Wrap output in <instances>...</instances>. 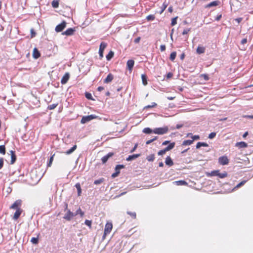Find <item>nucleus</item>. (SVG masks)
I'll return each instance as SVG.
<instances>
[{"instance_id": "1", "label": "nucleus", "mask_w": 253, "mask_h": 253, "mask_svg": "<svg viewBox=\"0 0 253 253\" xmlns=\"http://www.w3.org/2000/svg\"><path fill=\"white\" fill-rule=\"evenodd\" d=\"M169 128L168 126L163 127H157L153 129V133L159 135H163L168 132Z\"/></svg>"}, {"instance_id": "44", "label": "nucleus", "mask_w": 253, "mask_h": 253, "mask_svg": "<svg viewBox=\"0 0 253 253\" xmlns=\"http://www.w3.org/2000/svg\"><path fill=\"white\" fill-rule=\"evenodd\" d=\"M177 17L173 18L171 20V26H174L177 23Z\"/></svg>"}, {"instance_id": "6", "label": "nucleus", "mask_w": 253, "mask_h": 253, "mask_svg": "<svg viewBox=\"0 0 253 253\" xmlns=\"http://www.w3.org/2000/svg\"><path fill=\"white\" fill-rule=\"evenodd\" d=\"M75 216H76L75 213L71 211L70 210H67V213L64 215L63 218L67 221H70Z\"/></svg>"}, {"instance_id": "10", "label": "nucleus", "mask_w": 253, "mask_h": 253, "mask_svg": "<svg viewBox=\"0 0 253 253\" xmlns=\"http://www.w3.org/2000/svg\"><path fill=\"white\" fill-rule=\"evenodd\" d=\"M70 75L68 73H66L65 74V75L63 76V77L62 78L61 80V83L62 84H64L69 79Z\"/></svg>"}, {"instance_id": "28", "label": "nucleus", "mask_w": 253, "mask_h": 253, "mask_svg": "<svg viewBox=\"0 0 253 253\" xmlns=\"http://www.w3.org/2000/svg\"><path fill=\"white\" fill-rule=\"evenodd\" d=\"M142 131L144 133L150 134L153 132V129H152L149 127H145L143 129Z\"/></svg>"}, {"instance_id": "41", "label": "nucleus", "mask_w": 253, "mask_h": 253, "mask_svg": "<svg viewBox=\"0 0 253 253\" xmlns=\"http://www.w3.org/2000/svg\"><path fill=\"white\" fill-rule=\"evenodd\" d=\"M85 97L89 100H93L92 99V95L90 93L86 92L85 93Z\"/></svg>"}, {"instance_id": "33", "label": "nucleus", "mask_w": 253, "mask_h": 253, "mask_svg": "<svg viewBox=\"0 0 253 253\" xmlns=\"http://www.w3.org/2000/svg\"><path fill=\"white\" fill-rule=\"evenodd\" d=\"M55 155V154L52 155L50 157V159L49 160V161L48 162L47 164V167H50L52 165V162L53 161V158H54V156Z\"/></svg>"}, {"instance_id": "59", "label": "nucleus", "mask_w": 253, "mask_h": 253, "mask_svg": "<svg viewBox=\"0 0 253 253\" xmlns=\"http://www.w3.org/2000/svg\"><path fill=\"white\" fill-rule=\"evenodd\" d=\"M160 50L161 51H164L166 50L165 45L162 44L160 46Z\"/></svg>"}, {"instance_id": "13", "label": "nucleus", "mask_w": 253, "mask_h": 253, "mask_svg": "<svg viewBox=\"0 0 253 253\" xmlns=\"http://www.w3.org/2000/svg\"><path fill=\"white\" fill-rule=\"evenodd\" d=\"M235 146L238 147L239 148H244L248 147V144L245 142L241 141L237 142L235 144Z\"/></svg>"}, {"instance_id": "46", "label": "nucleus", "mask_w": 253, "mask_h": 253, "mask_svg": "<svg viewBox=\"0 0 253 253\" xmlns=\"http://www.w3.org/2000/svg\"><path fill=\"white\" fill-rule=\"evenodd\" d=\"M31 242L34 244H37L38 243V239L37 238L33 237L31 240Z\"/></svg>"}, {"instance_id": "34", "label": "nucleus", "mask_w": 253, "mask_h": 253, "mask_svg": "<svg viewBox=\"0 0 253 253\" xmlns=\"http://www.w3.org/2000/svg\"><path fill=\"white\" fill-rule=\"evenodd\" d=\"M176 52L175 51L172 52L170 55L169 59L171 61H173L176 57Z\"/></svg>"}, {"instance_id": "23", "label": "nucleus", "mask_w": 253, "mask_h": 253, "mask_svg": "<svg viewBox=\"0 0 253 253\" xmlns=\"http://www.w3.org/2000/svg\"><path fill=\"white\" fill-rule=\"evenodd\" d=\"M75 187L77 189L78 196H80L82 193V189L80 183H77L75 184Z\"/></svg>"}, {"instance_id": "24", "label": "nucleus", "mask_w": 253, "mask_h": 253, "mask_svg": "<svg viewBox=\"0 0 253 253\" xmlns=\"http://www.w3.org/2000/svg\"><path fill=\"white\" fill-rule=\"evenodd\" d=\"M218 5V1H212L211 2L209 3L205 6L206 8L210 7L211 6H215Z\"/></svg>"}, {"instance_id": "27", "label": "nucleus", "mask_w": 253, "mask_h": 253, "mask_svg": "<svg viewBox=\"0 0 253 253\" xmlns=\"http://www.w3.org/2000/svg\"><path fill=\"white\" fill-rule=\"evenodd\" d=\"M202 146L208 147V144L207 143H205V142H199L197 143V144L196 145V148L197 149H199V148H200Z\"/></svg>"}, {"instance_id": "18", "label": "nucleus", "mask_w": 253, "mask_h": 253, "mask_svg": "<svg viewBox=\"0 0 253 253\" xmlns=\"http://www.w3.org/2000/svg\"><path fill=\"white\" fill-rule=\"evenodd\" d=\"M10 154H11L10 164H13L15 163V162L16 161V156L15 155L14 151H13L12 150H11L10 151Z\"/></svg>"}, {"instance_id": "56", "label": "nucleus", "mask_w": 253, "mask_h": 253, "mask_svg": "<svg viewBox=\"0 0 253 253\" xmlns=\"http://www.w3.org/2000/svg\"><path fill=\"white\" fill-rule=\"evenodd\" d=\"M127 213L128 214L131 215L132 217H133L134 218L136 217V213L135 212H131L130 211H127Z\"/></svg>"}, {"instance_id": "50", "label": "nucleus", "mask_w": 253, "mask_h": 253, "mask_svg": "<svg viewBox=\"0 0 253 253\" xmlns=\"http://www.w3.org/2000/svg\"><path fill=\"white\" fill-rule=\"evenodd\" d=\"M190 30H191V28L184 29L182 32V35H184L187 34L188 33V32L190 31Z\"/></svg>"}, {"instance_id": "47", "label": "nucleus", "mask_w": 253, "mask_h": 253, "mask_svg": "<svg viewBox=\"0 0 253 253\" xmlns=\"http://www.w3.org/2000/svg\"><path fill=\"white\" fill-rule=\"evenodd\" d=\"M91 223H92V222L91 220H87V219L85 220V222H84L85 224L90 228L91 226Z\"/></svg>"}, {"instance_id": "58", "label": "nucleus", "mask_w": 253, "mask_h": 253, "mask_svg": "<svg viewBox=\"0 0 253 253\" xmlns=\"http://www.w3.org/2000/svg\"><path fill=\"white\" fill-rule=\"evenodd\" d=\"M3 165V158H0V169L2 168Z\"/></svg>"}, {"instance_id": "7", "label": "nucleus", "mask_w": 253, "mask_h": 253, "mask_svg": "<svg viewBox=\"0 0 253 253\" xmlns=\"http://www.w3.org/2000/svg\"><path fill=\"white\" fill-rule=\"evenodd\" d=\"M66 24L67 23L65 21H62L61 23L56 26L55 29V31L57 32H60L62 31L66 27Z\"/></svg>"}, {"instance_id": "49", "label": "nucleus", "mask_w": 253, "mask_h": 253, "mask_svg": "<svg viewBox=\"0 0 253 253\" xmlns=\"http://www.w3.org/2000/svg\"><path fill=\"white\" fill-rule=\"evenodd\" d=\"M78 214H80L82 216L84 214V212L82 211L80 208H79L77 211L76 213L75 214L77 215Z\"/></svg>"}, {"instance_id": "29", "label": "nucleus", "mask_w": 253, "mask_h": 253, "mask_svg": "<svg viewBox=\"0 0 253 253\" xmlns=\"http://www.w3.org/2000/svg\"><path fill=\"white\" fill-rule=\"evenodd\" d=\"M177 185H184L187 184V182L184 180H178L173 182Z\"/></svg>"}, {"instance_id": "20", "label": "nucleus", "mask_w": 253, "mask_h": 253, "mask_svg": "<svg viewBox=\"0 0 253 253\" xmlns=\"http://www.w3.org/2000/svg\"><path fill=\"white\" fill-rule=\"evenodd\" d=\"M140 156V154H133L132 155L129 156L126 159L127 161H132Z\"/></svg>"}, {"instance_id": "39", "label": "nucleus", "mask_w": 253, "mask_h": 253, "mask_svg": "<svg viewBox=\"0 0 253 253\" xmlns=\"http://www.w3.org/2000/svg\"><path fill=\"white\" fill-rule=\"evenodd\" d=\"M0 153L3 155L5 154V147L4 145H0Z\"/></svg>"}, {"instance_id": "32", "label": "nucleus", "mask_w": 253, "mask_h": 253, "mask_svg": "<svg viewBox=\"0 0 253 253\" xmlns=\"http://www.w3.org/2000/svg\"><path fill=\"white\" fill-rule=\"evenodd\" d=\"M146 159L149 162H153L155 159V155L154 154H151L146 157Z\"/></svg>"}, {"instance_id": "35", "label": "nucleus", "mask_w": 253, "mask_h": 253, "mask_svg": "<svg viewBox=\"0 0 253 253\" xmlns=\"http://www.w3.org/2000/svg\"><path fill=\"white\" fill-rule=\"evenodd\" d=\"M104 181V179L103 178H101L99 179L95 180L94 181V184L95 185H98L102 183Z\"/></svg>"}, {"instance_id": "8", "label": "nucleus", "mask_w": 253, "mask_h": 253, "mask_svg": "<svg viewBox=\"0 0 253 253\" xmlns=\"http://www.w3.org/2000/svg\"><path fill=\"white\" fill-rule=\"evenodd\" d=\"M113 155H114V153H113V152H110V153H108L106 155L103 156L102 158V159H101L102 163L103 164L106 163L107 162V161L108 160V159L110 157L113 156Z\"/></svg>"}, {"instance_id": "53", "label": "nucleus", "mask_w": 253, "mask_h": 253, "mask_svg": "<svg viewBox=\"0 0 253 253\" xmlns=\"http://www.w3.org/2000/svg\"><path fill=\"white\" fill-rule=\"evenodd\" d=\"M201 77L203 78L205 81H208L209 79V76L207 74H202Z\"/></svg>"}, {"instance_id": "38", "label": "nucleus", "mask_w": 253, "mask_h": 253, "mask_svg": "<svg viewBox=\"0 0 253 253\" xmlns=\"http://www.w3.org/2000/svg\"><path fill=\"white\" fill-rule=\"evenodd\" d=\"M58 105V103H54L49 105L47 107V109L49 110H53L55 109Z\"/></svg>"}, {"instance_id": "14", "label": "nucleus", "mask_w": 253, "mask_h": 253, "mask_svg": "<svg viewBox=\"0 0 253 253\" xmlns=\"http://www.w3.org/2000/svg\"><path fill=\"white\" fill-rule=\"evenodd\" d=\"M134 64V61L133 60H128L127 62V68L130 71L132 70Z\"/></svg>"}, {"instance_id": "25", "label": "nucleus", "mask_w": 253, "mask_h": 253, "mask_svg": "<svg viewBox=\"0 0 253 253\" xmlns=\"http://www.w3.org/2000/svg\"><path fill=\"white\" fill-rule=\"evenodd\" d=\"M77 149V145H74L71 149L65 152L67 155H69L72 153Z\"/></svg>"}, {"instance_id": "40", "label": "nucleus", "mask_w": 253, "mask_h": 253, "mask_svg": "<svg viewBox=\"0 0 253 253\" xmlns=\"http://www.w3.org/2000/svg\"><path fill=\"white\" fill-rule=\"evenodd\" d=\"M246 182V180H243V181H241L234 187V189H237V188L240 187L241 186L244 185Z\"/></svg>"}, {"instance_id": "22", "label": "nucleus", "mask_w": 253, "mask_h": 253, "mask_svg": "<svg viewBox=\"0 0 253 253\" xmlns=\"http://www.w3.org/2000/svg\"><path fill=\"white\" fill-rule=\"evenodd\" d=\"M205 51V48L203 46H198L196 52L198 54H202L204 53Z\"/></svg>"}, {"instance_id": "37", "label": "nucleus", "mask_w": 253, "mask_h": 253, "mask_svg": "<svg viewBox=\"0 0 253 253\" xmlns=\"http://www.w3.org/2000/svg\"><path fill=\"white\" fill-rule=\"evenodd\" d=\"M125 168V166L123 165H118L115 167V172L117 171H120L121 169Z\"/></svg>"}, {"instance_id": "51", "label": "nucleus", "mask_w": 253, "mask_h": 253, "mask_svg": "<svg viewBox=\"0 0 253 253\" xmlns=\"http://www.w3.org/2000/svg\"><path fill=\"white\" fill-rule=\"evenodd\" d=\"M216 135L215 132H211L209 135V138L210 139H213Z\"/></svg>"}, {"instance_id": "55", "label": "nucleus", "mask_w": 253, "mask_h": 253, "mask_svg": "<svg viewBox=\"0 0 253 253\" xmlns=\"http://www.w3.org/2000/svg\"><path fill=\"white\" fill-rule=\"evenodd\" d=\"M174 146H175V143L172 142V143H169V144L168 145V147L170 150H171L174 147Z\"/></svg>"}, {"instance_id": "54", "label": "nucleus", "mask_w": 253, "mask_h": 253, "mask_svg": "<svg viewBox=\"0 0 253 253\" xmlns=\"http://www.w3.org/2000/svg\"><path fill=\"white\" fill-rule=\"evenodd\" d=\"M120 173V171H117V172H115L114 173H113L112 174V177L113 178H115V177H116L117 176H118V175L119 174V173Z\"/></svg>"}, {"instance_id": "36", "label": "nucleus", "mask_w": 253, "mask_h": 253, "mask_svg": "<svg viewBox=\"0 0 253 253\" xmlns=\"http://www.w3.org/2000/svg\"><path fill=\"white\" fill-rule=\"evenodd\" d=\"M227 173L226 171H224L223 173H219L218 177L220 178H223L227 176Z\"/></svg>"}, {"instance_id": "31", "label": "nucleus", "mask_w": 253, "mask_h": 253, "mask_svg": "<svg viewBox=\"0 0 253 253\" xmlns=\"http://www.w3.org/2000/svg\"><path fill=\"white\" fill-rule=\"evenodd\" d=\"M114 52L112 51H110L108 54L106 55V59L108 61L110 60L114 56Z\"/></svg>"}, {"instance_id": "64", "label": "nucleus", "mask_w": 253, "mask_h": 253, "mask_svg": "<svg viewBox=\"0 0 253 253\" xmlns=\"http://www.w3.org/2000/svg\"><path fill=\"white\" fill-rule=\"evenodd\" d=\"M184 58H185V54H184V53H182L180 56V59L182 60L184 59Z\"/></svg>"}, {"instance_id": "9", "label": "nucleus", "mask_w": 253, "mask_h": 253, "mask_svg": "<svg viewBox=\"0 0 253 253\" xmlns=\"http://www.w3.org/2000/svg\"><path fill=\"white\" fill-rule=\"evenodd\" d=\"M235 5H236L238 6H241V2L240 1H232V2H230V6H231V10H234V11H236L238 8H234Z\"/></svg>"}, {"instance_id": "5", "label": "nucleus", "mask_w": 253, "mask_h": 253, "mask_svg": "<svg viewBox=\"0 0 253 253\" xmlns=\"http://www.w3.org/2000/svg\"><path fill=\"white\" fill-rule=\"evenodd\" d=\"M218 163L222 165H227L229 163V159L227 156H223L218 158Z\"/></svg>"}, {"instance_id": "2", "label": "nucleus", "mask_w": 253, "mask_h": 253, "mask_svg": "<svg viewBox=\"0 0 253 253\" xmlns=\"http://www.w3.org/2000/svg\"><path fill=\"white\" fill-rule=\"evenodd\" d=\"M97 117V116L95 115H90L88 116H83L81 119V123L82 124H85L89 122L91 120L96 118Z\"/></svg>"}, {"instance_id": "63", "label": "nucleus", "mask_w": 253, "mask_h": 253, "mask_svg": "<svg viewBox=\"0 0 253 253\" xmlns=\"http://www.w3.org/2000/svg\"><path fill=\"white\" fill-rule=\"evenodd\" d=\"M182 126H183V125H182V124H177L176 126V129H179L181 127H182Z\"/></svg>"}, {"instance_id": "4", "label": "nucleus", "mask_w": 253, "mask_h": 253, "mask_svg": "<svg viewBox=\"0 0 253 253\" xmlns=\"http://www.w3.org/2000/svg\"><path fill=\"white\" fill-rule=\"evenodd\" d=\"M107 45V44L104 42H102L100 43L99 49V55L100 58H102L103 57V51Z\"/></svg>"}, {"instance_id": "15", "label": "nucleus", "mask_w": 253, "mask_h": 253, "mask_svg": "<svg viewBox=\"0 0 253 253\" xmlns=\"http://www.w3.org/2000/svg\"><path fill=\"white\" fill-rule=\"evenodd\" d=\"M22 210L21 209H17L16 210V211L14 213L13 219L14 220H17L20 216L21 214Z\"/></svg>"}, {"instance_id": "42", "label": "nucleus", "mask_w": 253, "mask_h": 253, "mask_svg": "<svg viewBox=\"0 0 253 253\" xmlns=\"http://www.w3.org/2000/svg\"><path fill=\"white\" fill-rule=\"evenodd\" d=\"M52 6L54 8H57L59 6V1H52Z\"/></svg>"}, {"instance_id": "17", "label": "nucleus", "mask_w": 253, "mask_h": 253, "mask_svg": "<svg viewBox=\"0 0 253 253\" xmlns=\"http://www.w3.org/2000/svg\"><path fill=\"white\" fill-rule=\"evenodd\" d=\"M165 163L166 165L169 167H171L173 165V161L172 160L170 156L167 157V158H166Z\"/></svg>"}, {"instance_id": "52", "label": "nucleus", "mask_w": 253, "mask_h": 253, "mask_svg": "<svg viewBox=\"0 0 253 253\" xmlns=\"http://www.w3.org/2000/svg\"><path fill=\"white\" fill-rule=\"evenodd\" d=\"M191 138H192V140H193V142L195 140H199V139H200V136L198 135H192L191 136Z\"/></svg>"}, {"instance_id": "43", "label": "nucleus", "mask_w": 253, "mask_h": 253, "mask_svg": "<svg viewBox=\"0 0 253 253\" xmlns=\"http://www.w3.org/2000/svg\"><path fill=\"white\" fill-rule=\"evenodd\" d=\"M155 16L154 15H149L146 17V19L148 21H152L154 20Z\"/></svg>"}, {"instance_id": "11", "label": "nucleus", "mask_w": 253, "mask_h": 253, "mask_svg": "<svg viewBox=\"0 0 253 253\" xmlns=\"http://www.w3.org/2000/svg\"><path fill=\"white\" fill-rule=\"evenodd\" d=\"M75 30L74 28H70L67 29L65 32L62 33V35H65L66 36H71L73 35Z\"/></svg>"}, {"instance_id": "3", "label": "nucleus", "mask_w": 253, "mask_h": 253, "mask_svg": "<svg viewBox=\"0 0 253 253\" xmlns=\"http://www.w3.org/2000/svg\"><path fill=\"white\" fill-rule=\"evenodd\" d=\"M113 225L111 222H107L105 226L104 232L103 235V238L105 236L109 234L112 229Z\"/></svg>"}, {"instance_id": "12", "label": "nucleus", "mask_w": 253, "mask_h": 253, "mask_svg": "<svg viewBox=\"0 0 253 253\" xmlns=\"http://www.w3.org/2000/svg\"><path fill=\"white\" fill-rule=\"evenodd\" d=\"M40 56H41L40 52H39V51L36 47H35L33 49V58L35 59H38L40 57Z\"/></svg>"}, {"instance_id": "57", "label": "nucleus", "mask_w": 253, "mask_h": 253, "mask_svg": "<svg viewBox=\"0 0 253 253\" xmlns=\"http://www.w3.org/2000/svg\"><path fill=\"white\" fill-rule=\"evenodd\" d=\"M166 153L164 149L159 151L158 153V155H163Z\"/></svg>"}, {"instance_id": "62", "label": "nucleus", "mask_w": 253, "mask_h": 253, "mask_svg": "<svg viewBox=\"0 0 253 253\" xmlns=\"http://www.w3.org/2000/svg\"><path fill=\"white\" fill-rule=\"evenodd\" d=\"M137 147V144H136L134 145V147H133V148L131 150V151H130V153H132V152H133L135 150V149H136Z\"/></svg>"}, {"instance_id": "61", "label": "nucleus", "mask_w": 253, "mask_h": 253, "mask_svg": "<svg viewBox=\"0 0 253 253\" xmlns=\"http://www.w3.org/2000/svg\"><path fill=\"white\" fill-rule=\"evenodd\" d=\"M221 17H222V15H221V14H219V15H218L215 17V20L216 21H219V20H220V19H221Z\"/></svg>"}, {"instance_id": "30", "label": "nucleus", "mask_w": 253, "mask_h": 253, "mask_svg": "<svg viewBox=\"0 0 253 253\" xmlns=\"http://www.w3.org/2000/svg\"><path fill=\"white\" fill-rule=\"evenodd\" d=\"M193 143V140H185L183 141L182 145L183 146L190 145Z\"/></svg>"}, {"instance_id": "21", "label": "nucleus", "mask_w": 253, "mask_h": 253, "mask_svg": "<svg viewBox=\"0 0 253 253\" xmlns=\"http://www.w3.org/2000/svg\"><path fill=\"white\" fill-rule=\"evenodd\" d=\"M219 173V170H213V171H211V172H210V173H208L207 175L208 176H218Z\"/></svg>"}, {"instance_id": "16", "label": "nucleus", "mask_w": 253, "mask_h": 253, "mask_svg": "<svg viewBox=\"0 0 253 253\" xmlns=\"http://www.w3.org/2000/svg\"><path fill=\"white\" fill-rule=\"evenodd\" d=\"M21 201H16L10 207L11 209H15L17 210V209H19L18 207L21 205Z\"/></svg>"}, {"instance_id": "48", "label": "nucleus", "mask_w": 253, "mask_h": 253, "mask_svg": "<svg viewBox=\"0 0 253 253\" xmlns=\"http://www.w3.org/2000/svg\"><path fill=\"white\" fill-rule=\"evenodd\" d=\"M30 32H31V37L32 38L35 37L36 36V33L35 32V31H34V29L32 28L31 30H30Z\"/></svg>"}, {"instance_id": "60", "label": "nucleus", "mask_w": 253, "mask_h": 253, "mask_svg": "<svg viewBox=\"0 0 253 253\" xmlns=\"http://www.w3.org/2000/svg\"><path fill=\"white\" fill-rule=\"evenodd\" d=\"M243 20V18L242 17H240V18H236L235 19V20L238 23H240Z\"/></svg>"}, {"instance_id": "19", "label": "nucleus", "mask_w": 253, "mask_h": 253, "mask_svg": "<svg viewBox=\"0 0 253 253\" xmlns=\"http://www.w3.org/2000/svg\"><path fill=\"white\" fill-rule=\"evenodd\" d=\"M113 75L110 73L107 75V77L104 80V82L106 84L109 83L113 80Z\"/></svg>"}, {"instance_id": "26", "label": "nucleus", "mask_w": 253, "mask_h": 253, "mask_svg": "<svg viewBox=\"0 0 253 253\" xmlns=\"http://www.w3.org/2000/svg\"><path fill=\"white\" fill-rule=\"evenodd\" d=\"M147 77L146 75H145V74L141 75V79H142V84L144 85H146L147 84Z\"/></svg>"}, {"instance_id": "45", "label": "nucleus", "mask_w": 253, "mask_h": 253, "mask_svg": "<svg viewBox=\"0 0 253 253\" xmlns=\"http://www.w3.org/2000/svg\"><path fill=\"white\" fill-rule=\"evenodd\" d=\"M157 106V104L155 102H153L151 103V105H148L146 106L144 108H153V107H155Z\"/></svg>"}]
</instances>
